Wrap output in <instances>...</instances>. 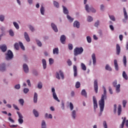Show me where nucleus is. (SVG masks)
Here are the masks:
<instances>
[{"mask_svg":"<svg viewBox=\"0 0 128 128\" xmlns=\"http://www.w3.org/2000/svg\"><path fill=\"white\" fill-rule=\"evenodd\" d=\"M116 54L118 56L120 54V46L118 44H116Z\"/></svg>","mask_w":128,"mask_h":128,"instance_id":"9","label":"nucleus"},{"mask_svg":"<svg viewBox=\"0 0 128 128\" xmlns=\"http://www.w3.org/2000/svg\"><path fill=\"white\" fill-rule=\"evenodd\" d=\"M123 62L124 66H126V56L123 57Z\"/></svg>","mask_w":128,"mask_h":128,"instance_id":"36","label":"nucleus"},{"mask_svg":"<svg viewBox=\"0 0 128 128\" xmlns=\"http://www.w3.org/2000/svg\"><path fill=\"white\" fill-rule=\"evenodd\" d=\"M42 62L44 69L46 70V60L42 59Z\"/></svg>","mask_w":128,"mask_h":128,"instance_id":"24","label":"nucleus"},{"mask_svg":"<svg viewBox=\"0 0 128 128\" xmlns=\"http://www.w3.org/2000/svg\"><path fill=\"white\" fill-rule=\"evenodd\" d=\"M38 88H39L40 90L42 88V82H38Z\"/></svg>","mask_w":128,"mask_h":128,"instance_id":"38","label":"nucleus"},{"mask_svg":"<svg viewBox=\"0 0 128 128\" xmlns=\"http://www.w3.org/2000/svg\"><path fill=\"white\" fill-rule=\"evenodd\" d=\"M115 88H116V92L117 94H118V92H120V84H118V85H116V86H115Z\"/></svg>","mask_w":128,"mask_h":128,"instance_id":"16","label":"nucleus"},{"mask_svg":"<svg viewBox=\"0 0 128 128\" xmlns=\"http://www.w3.org/2000/svg\"><path fill=\"white\" fill-rule=\"evenodd\" d=\"M108 90L110 94H112V88H110V86L108 87Z\"/></svg>","mask_w":128,"mask_h":128,"instance_id":"64","label":"nucleus"},{"mask_svg":"<svg viewBox=\"0 0 128 128\" xmlns=\"http://www.w3.org/2000/svg\"><path fill=\"white\" fill-rule=\"evenodd\" d=\"M85 10L88 12H96V10L94 8H90L88 6V4H86L85 6Z\"/></svg>","mask_w":128,"mask_h":128,"instance_id":"5","label":"nucleus"},{"mask_svg":"<svg viewBox=\"0 0 128 128\" xmlns=\"http://www.w3.org/2000/svg\"><path fill=\"white\" fill-rule=\"evenodd\" d=\"M92 60H93V64H96V54H93L92 56Z\"/></svg>","mask_w":128,"mask_h":128,"instance_id":"20","label":"nucleus"},{"mask_svg":"<svg viewBox=\"0 0 128 128\" xmlns=\"http://www.w3.org/2000/svg\"><path fill=\"white\" fill-rule=\"evenodd\" d=\"M80 86V82H77L76 84V88H78Z\"/></svg>","mask_w":128,"mask_h":128,"instance_id":"45","label":"nucleus"},{"mask_svg":"<svg viewBox=\"0 0 128 128\" xmlns=\"http://www.w3.org/2000/svg\"><path fill=\"white\" fill-rule=\"evenodd\" d=\"M122 104H123V107L126 108V100H123Z\"/></svg>","mask_w":128,"mask_h":128,"instance_id":"61","label":"nucleus"},{"mask_svg":"<svg viewBox=\"0 0 128 128\" xmlns=\"http://www.w3.org/2000/svg\"><path fill=\"white\" fill-rule=\"evenodd\" d=\"M68 46L70 50H72L73 48L72 44H68Z\"/></svg>","mask_w":128,"mask_h":128,"instance_id":"55","label":"nucleus"},{"mask_svg":"<svg viewBox=\"0 0 128 128\" xmlns=\"http://www.w3.org/2000/svg\"><path fill=\"white\" fill-rule=\"evenodd\" d=\"M51 26L52 28V30L55 32H58V27H56V25L54 23L51 24Z\"/></svg>","mask_w":128,"mask_h":128,"instance_id":"10","label":"nucleus"},{"mask_svg":"<svg viewBox=\"0 0 128 128\" xmlns=\"http://www.w3.org/2000/svg\"><path fill=\"white\" fill-rule=\"evenodd\" d=\"M56 78H58V80H60V77L62 78V80H64V72H62L61 70H60L58 72H56Z\"/></svg>","mask_w":128,"mask_h":128,"instance_id":"4","label":"nucleus"},{"mask_svg":"<svg viewBox=\"0 0 128 128\" xmlns=\"http://www.w3.org/2000/svg\"><path fill=\"white\" fill-rule=\"evenodd\" d=\"M9 34L10 36H14V31H12V30H9Z\"/></svg>","mask_w":128,"mask_h":128,"instance_id":"42","label":"nucleus"},{"mask_svg":"<svg viewBox=\"0 0 128 128\" xmlns=\"http://www.w3.org/2000/svg\"><path fill=\"white\" fill-rule=\"evenodd\" d=\"M8 120L9 122H12L14 124V120L12 118V117H9L8 118Z\"/></svg>","mask_w":128,"mask_h":128,"instance_id":"62","label":"nucleus"},{"mask_svg":"<svg viewBox=\"0 0 128 128\" xmlns=\"http://www.w3.org/2000/svg\"><path fill=\"white\" fill-rule=\"evenodd\" d=\"M114 66L116 70H118V60H114Z\"/></svg>","mask_w":128,"mask_h":128,"instance_id":"18","label":"nucleus"},{"mask_svg":"<svg viewBox=\"0 0 128 128\" xmlns=\"http://www.w3.org/2000/svg\"><path fill=\"white\" fill-rule=\"evenodd\" d=\"M19 44L22 50H24V44H22V42H19Z\"/></svg>","mask_w":128,"mask_h":128,"instance_id":"44","label":"nucleus"},{"mask_svg":"<svg viewBox=\"0 0 128 128\" xmlns=\"http://www.w3.org/2000/svg\"><path fill=\"white\" fill-rule=\"evenodd\" d=\"M103 126L104 128H108V124H106V122L104 121Z\"/></svg>","mask_w":128,"mask_h":128,"instance_id":"60","label":"nucleus"},{"mask_svg":"<svg viewBox=\"0 0 128 128\" xmlns=\"http://www.w3.org/2000/svg\"><path fill=\"white\" fill-rule=\"evenodd\" d=\"M0 22H4V15L0 16Z\"/></svg>","mask_w":128,"mask_h":128,"instance_id":"50","label":"nucleus"},{"mask_svg":"<svg viewBox=\"0 0 128 128\" xmlns=\"http://www.w3.org/2000/svg\"><path fill=\"white\" fill-rule=\"evenodd\" d=\"M0 70L1 72H4L6 70V64H0Z\"/></svg>","mask_w":128,"mask_h":128,"instance_id":"15","label":"nucleus"},{"mask_svg":"<svg viewBox=\"0 0 128 128\" xmlns=\"http://www.w3.org/2000/svg\"><path fill=\"white\" fill-rule=\"evenodd\" d=\"M86 40H87L88 42V44H90V42H92V38H90V36H87Z\"/></svg>","mask_w":128,"mask_h":128,"instance_id":"40","label":"nucleus"},{"mask_svg":"<svg viewBox=\"0 0 128 128\" xmlns=\"http://www.w3.org/2000/svg\"><path fill=\"white\" fill-rule=\"evenodd\" d=\"M67 64H68V66H70L72 64V61L70 60H68L67 61Z\"/></svg>","mask_w":128,"mask_h":128,"instance_id":"58","label":"nucleus"},{"mask_svg":"<svg viewBox=\"0 0 128 128\" xmlns=\"http://www.w3.org/2000/svg\"><path fill=\"white\" fill-rule=\"evenodd\" d=\"M19 102L22 106H24V99H20Z\"/></svg>","mask_w":128,"mask_h":128,"instance_id":"46","label":"nucleus"},{"mask_svg":"<svg viewBox=\"0 0 128 128\" xmlns=\"http://www.w3.org/2000/svg\"><path fill=\"white\" fill-rule=\"evenodd\" d=\"M40 10L41 14H42V16H44V6H41Z\"/></svg>","mask_w":128,"mask_h":128,"instance_id":"39","label":"nucleus"},{"mask_svg":"<svg viewBox=\"0 0 128 128\" xmlns=\"http://www.w3.org/2000/svg\"><path fill=\"white\" fill-rule=\"evenodd\" d=\"M72 118H73L74 120H75L76 119V110H74L72 112Z\"/></svg>","mask_w":128,"mask_h":128,"instance_id":"29","label":"nucleus"},{"mask_svg":"<svg viewBox=\"0 0 128 128\" xmlns=\"http://www.w3.org/2000/svg\"><path fill=\"white\" fill-rule=\"evenodd\" d=\"M126 118L124 117L122 122V124L120 125V128H124V124H126Z\"/></svg>","mask_w":128,"mask_h":128,"instance_id":"25","label":"nucleus"},{"mask_svg":"<svg viewBox=\"0 0 128 128\" xmlns=\"http://www.w3.org/2000/svg\"><path fill=\"white\" fill-rule=\"evenodd\" d=\"M42 128H46V122L43 120L42 122Z\"/></svg>","mask_w":128,"mask_h":128,"instance_id":"35","label":"nucleus"},{"mask_svg":"<svg viewBox=\"0 0 128 128\" xmlns=\"http://www.w3.org/2000/svg\"><path fill=\"white\" fill-rule=\"evenodd\" d=\"M13 24L14 25V26H15L16 28V30H18V28H20L18 24L16 22H14Z\"/></svg>","mask_w":128,"mask_h":128,"instance_id":"41","label":"nucleus"},{"mask_svg":"<svg viewBox=\"0 0 128 128\" xmlns=\"http://www.w3.org/2000/svg\"><path fill=\"white\" fill-rule=\"evenodd\" d=\"M22 118H18V122L19 124H22L24 123V120Z\"/></svg>","mask_w":128,"mask_h":128,"instance_id":"48","label":"nucleus"},{"mask_svg":"<svg viewBox=\"0 0 128 128\" xmlns=\"http://www.w3.org/2000/svg\"><path fill=\"white\" fill-rule=\"evenodd\" d=\"M62 8H63V12L65 14H68V9L66 8V6H62Z\"/></svg>","mask_w":128,"mask_h":128,"instance_id":"23","label":"nucleus"},{"mask_svg":"<svg viewBox=\"0 0 128 128\" xmlns=\"http://www.w3.org/2000/svg\"><path fill=\"white\" fill-rule=\"evenodd\" d=\"M23 70L26 74H28L29 72L28 66L26 64H23Z\"/></svg>","mask_w":128,"mask_h":128,"instance_id":"8","label":"nucleus"},{"mask_svg":"<svg viewBox=\"0 0 128 128\" xmlns=\"http://www.w3.org/2000/svg\"><path fill=\"white\" fill-rule=\"evenodd\" d=\"M34 102L36 104L38 102V93L34 92Z\"/></svg>","mask_w":128,"mask_h":128,"instance_id":"19","label":"nucleus"},{"mask_svg":"<svg viewBox=\"0 0 128 128\" xmlns=\"http://www.w3.org/2000/svg\"><path fill=\"white\" fill-rule=\"evenodd\" d=\"M94 90L96 94H98V80H96L94 82Z\"/></svg>","mask_w":128,"mask_h":128,"instance_id":"7","label":"nucleus"},{"mask_svg":"<svg viewBox=\"0 0 128 128\" xmlns=\"http://www.w3.org/2000/svg\"><path fill=\"white\" fill-rule=\"evenodd\" d=\"M93 104H94V110L98 108V101L96 100V96H93Z\"/></svg>","mask_w":128,"mask_h":128,"instance_id":"6","label":"nucleus"},{"mask_svg":"<svg viewBox=\"0 0 128 128\" xmlns=\"http://www.w3.org/2000/svg\"><path fill=\"white\" fill-rule=\"evenodd\" d=\"M67 18L70 22H74V18H72V17H70L68 14H67Z\"/></svg>","mask_w":128,"mask_h":128,"instance_id":"33","label":"nucleus"},{"mask_svg":"<svg viewBox=\"0 0 128 128\" xmlns=\"http://www.w3.org/2000/svg\"><path fill=\"white\" fill-rule=\"evenodd\" d=\"M112 84H113V86L114 88H116V86H117L116 84H118V81L116 80L114 81L112 83Z\"/></svg>","mask_w":128,"mask_h":128,"instance_id":"59","label":"nucleus"},{"mask_svg":"<svg viewBox=\"0 0 128 128\" xmlns=\"http://www.w3.org/2000/svg\"><path fill=\"white\" fill-rule=\"evenodd\" d=\"M24 36L26 42H30V36H28V32H24Z\"/></svg>","mask_w":128,"mask_h":128,"instance_id":"14","label":"nucleus"},{"mask_svg":"<svg viewBox=\"0 0 128 128\" xmlns=\"http://www.w3.org/2000/svg\"><path fill=\"white\" fill-rule=\"evenodd\" d=\"M53 3L54 5V6H56V8H60V4H58V2L54 1Z\"/></svg>","mask_w":128,"mask_h":128,"instance_id":"37","label":"nucleus"},{"mask_svg":"<svg viewBox=\"0 0 128 128\" xmlns=\"http://www.w3.org/2000/svg\"><path fill=\"white\" fill-rule=\"evenodd\" d=\"M70 110H74V104L72 102H70Z\"/></svg>","mask_w":128,"mask_h":128,"instance_id":"51","label":"nucleus"},{"mask_svg":"<svg viewBox=\"0 0 128 128\" xmlns=\"http://www.w3.org/2000/svg\"><path fill=\"white\" fill-rule=\"evenodd\" d=\"M66 38L64 35L61 36L60 38V40L62 44H66Z\"/></svg>","mask_w":128,"mask_h":128,"instance_id":"11","label":"nucleus"},{"mask_svg":"<svg viewBox=\"0 0 128 128\" xmlns=\"http://www.w3.org/2000/svg\"><path fill=\"white\" fill-rule=\"evenodd\" d=\"M49 64H54V59L50 58L49 59Z\"/></svg>","mask_w":128,"mask_h":128,"instance_id":"56","label":"nucleus"},{"mask_svg":"<svg viewBox=\"0 0 128 128\" xmlns=\"http://www.w3.org/2000/svg\"><path fill=\"white\" fill-rule=\"evenodd\" d=\"M17 114H18L19 118H24V116H22V114L20 112H17Z\"/></svg>","mask_w":128,"mask_h":128,"instance_id":"43","label":"nucleus"},{"mask_svg":"<svg viewBox=\"0 0 128 128\" xmlns=\"http://www.w3.org/2000/svg\"><path fill=\"white\" fill-rule=\"evenodd\" d=\"M73 70L74 72V76H78V68L76 66V65H74L73 66Z\"/></svg>","mask_w":128,"mask_h":128,"instance_id":"13","label":"nucleus"},{"mask_svg":"<svg viewBox=\"0 0 128 128\" xmlns=\"http://www.w3.org/2000/svg\"><path fill=\"white\" fill-rule=\"evenodd\" d=\"M81 94L83 96H84V98H88V94L86 93V90L84 89L81 92Z\"/></svg>","mask_w":128,"mask_h":128,"instance_id":"17","label":"nucleus"},{"mask_svg":"<svg viewBox=\"0 0 128 128\" xmlns=\"http://www.w3.org/2000/svg\"><path fill=\"white\" fill-rule=\"evenodd\" d=\"M84 52V48L82 47H76L74 50V56H78V54H82Z\"/></svg>","mask_w":128,"mask_h":128,"instance_id":"2","label":"nucleus"},{"mask_svg":"<svg viewBox=\"0 0 128 128\" xmlns=\"http://www.w3.org/2000/svg\"><path fill=\"white\" fill-rule=\"evenodd\" d=\"M74 28H80V22L78 21H75L74 23Z\"/></svg>","mask_w":128,"mask_h":128,"instance_id":"21","label":"nucleus"},{"mask_svg":"<svg viewBox=\"0 0 128 128\" xmlns=\"http://www.w3.org/2000/svg\"><path fill=\"white\" fill-rule=\"evenodd\" d=\"M106 70H109V72H112V68L110 66V65L106 64L105 68Z\"/></svg>","mask_w":128,"mask_h":128,"instance_id":"34","label":"nucleus"},{"mask_svg":"<svg viewBox=\"0 0 128 128\" xmlns=\"http://www.w3.org/2000/svg\"><path fill=\"white\" fill-rule=\"evenodd\" d=\"M0 50H1L3 52H6V50H7L6 46L5 44L1 45L0 46Z\"/></svg>","mask_w":128,"mask_h":128,"instance_id":"12","label":"nucleus"},{"mask_svg":"<svg viewBox=\"0 0 128 128\" xmlns=\"http://www.w3.org/2000/svg\"><path fill=\"white\" fill-rule=\"evenodd\" d=\"M123 10L124 12V18L126 20H128V13H126V8H124Z\"/></svg>","mask_w":128,"mask_h":128,"instance_id":"26","label":"nucleus"},{"mask_svg":"<svg viewBox=\"0 0 128 128\" xmlns=\"http://www.w3.org/2000/svg\"><path fill=\"white\" fill-rule=\"evenodd\" d=\"M118 116H120V114H122V106L119 104L118 106Z\"/></svg>","mask_w":128,"mask_h":128,"instance_id":"27","label":"nucleus"},{"mask_svg":"<svg viewBox=\"0 0 128 128\" xmlns=\"http://www.w3.org/2000/svg\"><path fill=\"white\" fill-rule=\"evenodd\" d=\"M14 88L16 90H20V84H18L14 86Z\"/></svg>","mask_w":128,"mask_h":128,"instance_id":"52","label":"nucleus"},{"mask_svg":"<svg viewBox=\"0 0 128 128\" xmlns=\"http://www.w3.org/2000/svg\"><path fill=\"white\" fill-rule=\"evenodd\" d=\"M53 98L55 100H56V102H60V100H58V96H56V93H53Z\"/></svg>","mask_w":128,"mask_h":128,"instance_id":"22","label":"nucleus"},{"mask_svg":"<svg viewBox=\"0 0 128 128\" xmlns=\"http://www.w3.org/2000/svg\"><path fill=\"white\" fill-rule=\"evenodd\" d=\"M92 17L90 16H88V17L87 20L88 22H92Z\"/></svg>","mask_w":128,"mask_h":128,"instance_id":"47","label":"nucleus"},{"mask_svg":"<svg viewBox=\"0 0 128 128\" xmlns=\"http://www.w3.org/2000/svg\"><path fill=\"white\" fill-rule=\"evenodd\" d=\"M103 89L104 94H102L101 99L98 102L99 106L102 111L104 108V100H106V90L104 86H103Z\"/></svg>","mask_w":128,"mask_h":128,"instance_id":"1","label":"nucleus"},{"mask_svg":"<svg viewBox=\"0 0 128 128\" xmlns=\"http://www.w3.org/2000/svg\"><path fill=\"white\" fill-rule=\"evenodd\" d=\"M33 114L36 118H38V112L34 109L33 110Z\"/></svg>","mask_w":128,"mask_h":128,"instance_id":"31","label":"nucleus"},{"mask_svg":"<svg viewBox=\"0 0 128 128\" xmlns=\"http://www.w3.org/2000/svg\"><path fill=\"white\" fill-rule=\"evenodd\" d=\"M14 48L16 50H18V48H20V46H18V43H16L14 44Z\"/></svg>","mask_w":128,"mask_h":128,"instance_id":"54","label":"nucleus"},{"mask_svg":"<svg viewBox=\"0 0 128 128\" xmlns=\"http://www.w3.org/2000/svg\"><path fill=\"white\" fill-rule=\"evenodd\" d=\"M30 92V90L28 88H25L24 89V94H28V92Z\"/></svg>","mask_w":128,"mask_h":128,"instance_id":"57","label":"nucleus"},{"mask_svg":"<svg viewBox=\"0 0 128 128\" xmlns=\"http://www.w3.org/2000/svg\"><path fill=\"white\" fill-rule=\"evenodd\" d=\"M36 42L37 44H38V46H42V42H40L38 40H36Z\"/></svg>","mask_w":128,"mask_h":128,"instance_id":"53","label":"nucleus"},{"mask_svg":"<svg viewBox=\"0 0 128 128\" xmlns=\"http://www.w3.org/2000/svg\"><path fill=\"white\" fill-rule=\"evenodd\" d=\"M99 25H100V21L97 20L96 22L95 23L94 26H95L98 28V26Z\"/></svg>","mask_w":128,"mask_h":128,"instance_id":"63","label":"nucleus"},{"mask_svg":"<svg viewBox=\"0 0 128 128\" xmlns=\"http://www.w3.org/2000/svg\"><path fill=\"white\" fill-rule=\"evenodd\" d=\"M81 68L82 70H86V66L84 63H81Z\"/></svg>","mask_w":128,"mask_h":128,"instance_id":"32","label":"nucleus"},{"mask_svg":"<svg viewBox=\"0 0 128 128\" xmlns=\"http://www.w3.org/2000/svg\"><path fill=\"white\" fill-rule=\"evenodd\" d=\"M14 58V54L10 50L8 51L7 54H6V58L7 60H10Z\"/></svg>","mask_w":128,"mask_h":128,"instance_id":"3","label":"nucleus"},{"mask_svg":"<svg viewBox=\"0 0 128 128\" xmlns=\"http://www.w3.org/2000/svg\"><path fill=\"white\" fill-rule=\"evenodd\" d=\"M54 54H58V48H55L53 50Z\"/></svg>","mask_w":128,"mask_h":128,"instance_id":"30","label":"nucleus"},{"mask_svg":"<svg viewBox=\"0 0 128 128\" xmlns=\"http://www.w3.org/2000/svg\"><path fill=\"white\" fill-rule=\"evenodd\" d=\"M122 76L124 80H128V75L126 74V72L124 71L122 72Z\"/></svg>","mask_w":128,"mask_h":128,"instance_id":"28","label":"nucleus"},{"mask_svg":"<svg viewBox=\"0 0 128 128\" xmlns=\"http://www.w3.org/2000/svg\"><path fill=\"white\" fill-rule=\"evenodd\" d=\"M110 20L114 22L116 20V18H114V16H109Z\"/></svg>","mask_w":128,"mask_h":128,"instance_id":"49","label":"nucleus"}]
</instances>
